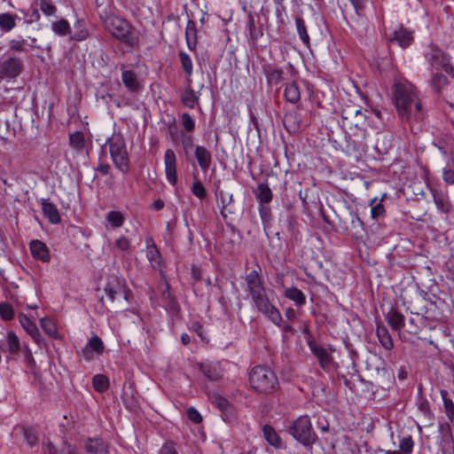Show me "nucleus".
I'll list each match as a JSON object with an SVG mask.
<instances>
[{
  "label": "nucleus",
  "instance_id": "36",
  "mask_svg": "<svg viewBox=\"0 0 454 454\" xmlns=\"http://www.w3.org/2000/svg\"><path fill=\"white\" fill-rule=\"evenodd\" d=\"M284 95L286 99L292 104L298 103L301 98V91L295 82L286 84Z\"/></svg>",
  "mask_w": 454,
  "mask_h": 454
},
{
  "label": "nucleus",
  "instance_id": "6",
  "mask_svg": "<svg viewBox=\"0 0 454 454\" xmlns=\"http://www.w3.org/2000/svg\"><path fill=\"white\" fill-rule=\"evenodd\" d=\"M287 432L305 447L311 446L315 442L316 434L312 428L310 418L307 415L297 418L287 427Z\"/></svg>",
  "mask_w": 454,
  "mask_h": 454
},
{
  "label": "nucleus",
  "instance_id": "45",
  "mask_svg": "<svg viewBox=\"0 0 454 454\" xmlns=\"http://www.w3.org/2000/svg\"><path fill=\"white\" fill-rule=\"evenodd\" d=\"M295 25H296V29H297L298 35L300 36V39L304 43H309V36L308 35L307 27H306L304 20L301 18H297L295 20Z\"/></svg>",
  "mask_w": 454,
  "mask_h": 454
},
{
  "label": "nucleus",
  "instance_id": "35",
  "mask_svg": "<svg viewBox=\"0 0 454 454\" xmlns=\"http://www.w3.org/2000/svg\"><path fill=\"white\" fill-rule=\"evenodd\" d=\"M263 437L267 442L273 447H280L281 439L275 431V429L269 425H265L262 427Z\"/></svg>",
  "mask_w": 454,
  "mask_h": 454
},
{
  "label": "nucleus",
  "instance_id": "14",
  "mask_svg": "<svg viewBox=\"0 0 454 454\" xmlns=\"http://www.w3.org/2000/svg\"><path fill=\"white\" fill-rule=\"evenodd\" d=\"M246 283L247 291L249 292L252 300L266 294V290L262 285L257 270H254L246 276Z\"/></svg>",
  "mask_w": 454,
  "mask_h": 454
},
{
  "label": "nucleus",
  "instance_id": "22",
  "mask_svg": "<svg viewBox=\"0 0 454 454\" xmlns=\"http://www.w3.org/2000/svg\"><path fill=\"white\" fill-rule=\"evenodd\" d=\"M391 42H395L402 48H406L413 41L412 33L406 28L400 27L395 30L391 37Z\"/></svg>",
  "mask_w": 454,
  "mask_h": 454
},
{
  "label": "nucleus",
  "instance_id": "20",
  "mask_svg": "<svg viewBox=\"0 0 454 454\" xmlns=\"http://www.w3.org/2000/svg\"><path fill=\"white\" fill-rule=\"evenodd\" d=\"M84 447L90 454H107L108 452V444L98 437L87 439Z\"/></svg>",
  "mask_w": 454,
  "mask_h": 454
},
{
  "label": "nucleus",
  "instance_id": "50",
  "mask_svg": "<svg viewBox=\"0 0 454 454\" xmlns=\"http://www.w3.org/2000/svg\"><path fill=\"white\" fill-rule=\"evenodd\" d=\"M181 121H182V125L186 131H188V132L193 131V129H195V121L189 114H187V113L182 114Z\"/></svg>",
  "mask_w": 454,
  "mask_h": 454
},
{
  "label": "nucleus",
  "instance_id": "47",
  "mask_svg": "<svg viewBox=\"0 0 454 454\" xmlns=\"http://www.w3.org/2000/svg\"><path fill=\"white\" fill-rule=\"evenodd\" d=\"M27 41L21 38V39H12L9 43V49L12 51H19V52H24L27 53L28 50L27 49Z\"/></svg>",
  "mask_w": 454,
  "mask_h": 454
},
{
  "label": "nucleus",
  "instance_id": "48",
  "mask_svg": "<svg viewBox=\"0 0 454 454\" xmlns=\"http://www.w3.org/2000/svg\"><path fill=\"white\" fill-rule=\"evenodd\" d=\"M431 84L434 90L440 91L447 84V78L442 74H434Z\"/></svg>",
  "mask_w": 454,
  "mask_h": 454
},
{
  "label": "nucleus",
  "instance_id": "16",
  "mask_svg": "<svg viewBox=\"0 0 454 454\" xmlns=\"http://www.w3.org/2000/svg\"><path fill=\"white\" fill-rule=\"evenodd\" d=\"M194 157L203 172H207L212 163L210 151L203 145H197L194 150Z\"/></svg>",
  "mask_w": 454,
  "mask_h": 454
},
{
  "label": "nucleus",
  "instance_id": "51",
  "mask_svg": "<svg viewBox=\"0 0 454 454\" xmlns=\"http://www.w3.org/2000/svg\"><path fill=\"white\" fill-rule=\"evenodd\" d=\"M400 450L404 453H411L413 449L411 437H403L399 443Z\"/></svg>",
  "mask_w": 454,
  "mask_h": 454
},
{
  "label": "nucleus",
  "instance_id": "15",
  "mask_svg": "<svg viewBox=\"0 0 454 454\" xmlns=\"http://www.w3.org/2000/svg\"><path fill=\"white\" fill-rule=\"evenodd\" d=\"M29 248L31 254L36 260H40L43 262H49L51 260L50 251L47 246L41 240L33 239L29 243Z\"/></svg>",
  "mask_w": 454,
  "mask_h": 454
},
{
  "label": "nucleus",
  "instance_id": "42",
  "mask_svg": "<svg viewBox=\"0 0 454 454\" xmlns=\"http://www.w3.org/2000/svg\"><path fill=\"white\" fill-rule=\"evenodd\" d=\"M93 387L96 391L103 393L109 387V380L106 376L103 374H97L92 379Z\"/></svg>",
  "mask_w": 454,
  "mask_h": 454
},
{
  "label": "nucleus",
  "instance_id": "30",
  "mask_svg": "<svg viewBox=\"0 0 454 454\" xmlns=\"http://www.w3.org/2000/svg\"><path fill=\"white\" fill-rule=\"evenodd\" d=\"M121 80L125 87L130 91H137L139 90V82L137 75L133 71L125 70L121 73Z\"/></svg>",
  "mask_w": 454,
  "mask_h": 454
},
{
  "label": "nucleus",
  "instance_id": "21",
  "mask_svg": "<svg viewBox=\"0 0 454 454\" xmlns=\"http://www.w3.org/2000/svg\"><path fill=\"white\" fill-rule=\"evenodd\" d=\"M386 320L394 331L400 332L405 325L404 316L391 308L386 314Z\"/></svg>",
  "mask_w": 454,
  "mask_h": 454
},
{
  "label": "nucleus",
  "instance_id": "7",
  "mask_svg": "<svg viewBox=\"0 0 454 454\" xmlns=\"http://www.w3.org/2000/svg\"><path fill=\"white\" fill-rule=\"evenodd\" d=\"M22 69V63L15 55L4 53L0 58V80H14L21 74Z\"/></svg>",
  "mask_w": 454,
  "mask_h": 454
},
{
  "label": "nucleus",
  "instance_id": "4",
  "mask_svg": "<svg viewBox=\"0 0 454 454\" xmlns=\"http://www.w3.org/2000/svg\"><path fill=\"white\" fill-rule=\"evenodd\" d=\"M101 20L105 29L114 37L129 47L137 45L138 38L134 35L132 27L126 20L114 14L101 17Z\"/></svg>",
  "mask_w": 454,
  "mask_h": 454
},
{
  "label": "nucleus",
  "instance_id": "23",
  "mask_svg": "<svg viewBox=\"0 0 454 454\" xmlns=\"http://www.w3.org/2000/svg\"><path fill=\"white\" fill-rule=\"evenodd\" d=\"M4 351L10 356H15L20 351V341L13 331H9L5 336Z\"/></svg>",
  "mask_w": 454,
  "mask_h": 454
},
{
  "label": "nucleus",
  "instance_id": "1",
  "mask_svg": "<svg viewBox=\"0 0 454 454\" xmlns=\"http://www.w3.org/2000/svg\"><path fill=\"white\" fill-rule=\"evenodd\" d=\"M395 105L398 115L404 121H421L425 116L420 99L415 87L409 82L395 84Z\"/></svg>",
  "mask_w": 454,
  "mask_h": 454
},
{
  "label": "nucleus",
  "instance_id": "25",
  "mask_svg": "<svg viewBox=\"0 0 454 454\" xmlns=\"http://www.w3.org/2000/svg\"><path fill=\"white\" fill-rule=\"evenodd\" d=\"M42 209L44 215L51 223L57 224L60 222L61 218L59 210L53 203L48 201L47 200H43L42 202Z\"/></svg>",
  "mask_w": 454,
  "mask_h": 454
},
{
  "label": "nucleus",
  "instance_id": "40",
  "mask_svg": "<svg viewBox=\"0 0 454 454\" xmlns=\"http://www.w3.org/2000/svg\"><path fill=\"white\" fill-rule=\"evenodd\" d=\"M179 59L182 65V67L184 71L185 72L186 75L188 76V83H191V75L193 72V65L191 57L189 54H187L185 51H180L179 54Z\"/></svg>",
  "mask_w": 454,
  "mask_h": 454
},
{
  "label": "nucleus",
  "instance_id": "2",
  "mask_svg": "<svg viewBox=\"0 0 454 454\" xmlns=\"http://www.w3.org/2000/svg\"><path fill=\"white\" fill-rule=\"evenodd\" d=\"M344 125H350L346 132L347 148L356 153H365L368 149V132L364 128L367 116L361 107L348 108L342 111Z\"/></svg>",
  "mask_w": 454,
  "mask_h": 454
},
{
  "label": "nucleus",
  "instance_id": "17",
  "mask_svg": "<svg viewBox=\"0 0 454 454\" xmlns=\"http://www.w3.org/2000/svg\"><path fill=\"white\" fill-rule=\"evenodd\" d=\"M18 319L21 327L35 340V342L40 343L42 340V336L37 325L25 314L22 313L18 316Z\"/></svg>",
  "mask_w": 454,
  "mask_h": 454
},
{
  "label": "nucleus",
  "instance_id": "52",
  "mask_svg": "<svg viewBox=\"0 0 454 454\" xmlns=\"http://www.w3.org/2000/svg\"><path fill=\"white\" fill-rule=\"evenodd\" d=\"M158 454H178L176 446L174 442H165L158 451Z\"/></svg>",
  "mask_w": 454,
  "mask_h": 454
},
{
  "label": "nucleus",
  "instance_id": "8",
  "mask_svg": "<svg viewBox=\"0 0 454 454\" xmlns=\"http://www.w3.org/2000/svg\"><path fill=\"white\" fill-rule=\"evenodd\" d=\"M257 310L269 318L275 325L281 327L282 316L277 307L272 304L267 294L253 300Z\"/></svg>",
  "mask_w": 454,
  "mask_h": 454
},
{
  "label": "nucleus",
  "instance_id": "32",
  "mask_svg": "<svg viewBox=\"0 0 454 454\" xmlns=\"http://www.w3.org/2000/svg\"><path fill=\"white\" fill-rule=\"evenodd\" d=\"M182 103L188 108H194L195 106L199 103L200 98L199 95L195 92L194 90L191 88L189 85L183 92L181 97Z\"/></svg>",
  "mask_w": 454,
  "mask_h": 454
},
{
  "label": "nucleus",
  "instance_id": "54",
  "mask_svg": "<svg viewBox=\"0 0 454 454\" xmlns=\"http://www.w3.org/2000/svg\"><path fill=\"white\" fill-rule=\"evenodd\" d=\"M24 437L28 446L33 447L37 443V437L33 430L29 428L24 429Z\"/></svg>",
  "mask_w": 454,
  "mask_h": 454
},
{
  "label": "nucleus",
  "instance_id": "37",
  "mask_svg": "<svg viewBox=\"0 0 454 454\" xmlns=\"http://www.w3.org/2000/svg\"><path fill=\"white\" fill-rule=\"evenodd\" d=\"M377 336L380 343L387 350H391L394 348V342L390 333L385 326L377 327Z\"/></svg>",
  "mask_w": 454,
  "mask_h": 454
},
{
  "label": "nucleus",
  "instance_id": "62",
  "mask_svg": "<svg viewBox=\"0 0 454 454\" xmlns=\"http://www.w3.org/2000/svg\"><path fill=\"white\" fill-rule=\"evenodd\" d=\"M26 353H25V358L27 362V364L32 367L35 364V360L32 356V353L30 349L27 347H25Z\"/></svg>",
  "mask_w": 454,
  "mask_h": 454
},
{
  "label": "nucleus",
  "instance_id": "56",
  "mask_svg": "<svg viewBox=\"0 0 454 454\" xmlns=\"http://www.w3.org/2000/svg\"><path fill=\"white\" fill-rule=\"evenodd\" d=\"M214 402L217 408L222 411H226L229 406V402L227 401V399L221 395L215 396Z\"/></svg>",
  "mask_w": 454,
  "mask_h": 454
},
{
  "label": "nucleus",
  "instance_id": "63",
  "mask_svg": "<svg viewBox=\"0 0 454 454\" xmlns=\"http://www.w3.org/2000/svg\"><path fill=\"white\" fill-rule=\"evenodd\" d=\"M62 454H78L74 446L66 444Z\"/></svg>",
  "mask_w": 454,
  "mask_h": 454
},
{
  "label": "nucleus",
  "instance_id": "58",
  "mask_svg": "<svg viewBox=\"0 0 454 454\" xmlns=\"http://www.w3.org/2000/svg\"><path fill=\"white\" fill-rule=\"evenodd\" d=\"M259 215L262 222L269 220L270 218V208L265 204H261L259 208Z\"/></svg>",
  "mask_w": 454,
  "mask_h": 454
},
{
  "label": "nucleus",
  "instance_id": "44",
  "mask_svg": "<svg viewBox=\"0 0 454 454\" xmlns=\"http://www.w3.org/2000/svg\"><path fill=\"white\" fill-rule=\"evenodd\" d=\"M434 201L439 210L442 212H448L450 210V203L447 197L440 192H434Z\"/></svg>",
  "mask_w": 454,
  "mask_h": 454
},
{
  "label": "nucleus",
  "instance_id": "41",
  "mask_svg": "<svg viewBox=\"0 0 454 454\" xmlns=\"http://www.w3.org/2000/svg\"><path fill=\"white\" fill-rule=\"evenodd\" d=\"M370 206L372 207L371 217L372 219L376 220L378 218H382L385 216L386 211H385L384 206L382 205L381 200L378 201L377 198H374V199L371 200Z\"/></svg>",
  "mask_w": 454,
  "mask_h": 454
},
{
  "label": "nucleus",
  "instance_id": "57",
  "mask_svg": "<svg viewBox=\"0 0 454 454\" xmlns=\"http://www.w3.org/2000/svg\"><path fill=\"white\" fill-rule=\"evenodd\" d=\"M442 177L447 184H454V170L447 168H443Z\"/></svg>",
  "mask_w": 454,
  "mask_h": 454
},
{
  "label": "nucleus",
  "instance_id": "59",
  "mask_svg": "<svg viewBox=\"0 0 454 454\" xmlns=\"http://www.w3.org/2000/svg\"><path fill=\"white\" fill-rule=\"evenodd\" d=\"M356 13L358 15H360V12H362V10L364 9V3L366 2V0H350Z\"/></svg>",
  "mask_w": 454,
  "mask_h": 454
},
{
  "label": "nucleus",
  "instance_id": "39",
  "mask_svg": "<svg viewBox=\"0 0 454 454\" xmlns=\"http://www.w3.org/2000/svg\"><path fill=\"white\" fill-rule=\"evenodd\" d=\"M34 4L39 6L40 11L46 17H55L57 7L50 0H34Z\"/></svg>",
  "mask_w": 454,
  "mask_h": 454
},
{
  "label": "nucleus",
  "instance_id": "18",
  "mask_svg": "<svg viewBox=\"0 0 454 454\" xmlns=\"http://www.w3.org/2000/svg\"><path fill=\"white\" fill-rule=\"evenodd\" d=\"M146 243V258L150 262L153 269L158 270L160 268V254L158 250L152 237L145 239Z\"/></svg>",
  "mask_w": 454,
  "mask_h": 454
},
{
  "label": "nucleus",
  "instance_id": "26",
  "mask_svg": "<svg viewBox=\"0 0 454 454\" xmlns=\"http://www.w3.org/2000/svg\"><path fill=\"white\" fill-rule=\"evenodd\" d=\"M284 295L288 300L292 301L295 306L302 307L306 303V295L303 292L296 287L286 288Z\"/></svg>",
  "mask_w": 454,
  "mask_h": 454
},
{
  "label": "nucleus",
  "instance_id": "13",
  "mask_svg": "<svg viewBox=\"0 0 454 454\" xmlns=\"http://www.w3.org/2000/svg\"><path fill=\"white\" fill-rule=\"evenodd\" d=\"M105 351V346L103 340L98 336H92L88 343L79 352L81 357L86 361H90L94 358V353L100 356Z\"/></svg>",
  "mask_w": 454,
  "mask_h": 454
},
{
  "label": "nucleus",
  "instance_id": "46",
  "mask_svg": "<svg viewBox=\"0 0 454 454\" xmlns=\"http://www.w3.org/2000/svg\"><path fill=\"white\" fill-rule=\"evenodd\" d=\"M0 317L4 321H10L14 317V309L10 303H0Z\"/></svg>",
  "mask_w": 454,
  "mask_h": 454
},
{
  "label": "nucleus",
  "instance_id": "38",
  "mask_svg": "<svg viewBox=\"0 0 454 454\" xmlns=\"http://www.w3.org/2000/svg\"><path fill=\"white\" fill-rule=\"evenodd\" d=\"M256 199L261 204H268L272 200V192L266 184H260L257 186Z\"/></svg>",
  "mask_w": 454,
  "mask_h": 454
},
{
  "label": "nucleus",
  "instance_id": "10",
  "mask_svg": "<svg viewBox=\"0 0 454 454\" xmlns=\"http://www.w3.org/2000/svg\"><path fill=\"white\" fill-rule=\"evenodd\" d=\"M177 160L175 152L168 148L164 153V171L167 181L173 186L177 184Z\"/></svg>",
  "mask_w": 454,
  "mask_h": 454
},
{
  "label": "nucleus",
  "instance_id": "11",
  "mask_svg": "<svg viewBox=\"0 0 454 454\" xmlns=\"http://www.w3.org/2000/svg\"><path fill=\"white\" fill-rule=\"evenodd\" d=\"M125 288L126 285L124 278L116 275H112L108 277L106 286L104 287V291L111 301H114L116 295L121 292L125 293L124 299L128 300Z\"/></svg>",
  "mask_w": 454,
  "mask_h": 454
},
{
  "label": "nucleus",
  "instance_id": "64",
  "mask_svg": "<svg viewBox=\"0 0 454 454\" xmlns=\"http://www.w3.org/2000/svg\"><path fill=\"white\" fill-rule=\"evenodd\" d=\"M193 329L196 331L197 334L200 336V338L201 339V340H205L206 338L203 334V327L200 325H193Z\"/></svg>",
  "mask_w": 454,
  "mask_h": 454
},
{
  "label": "nucleus",
  "instance_id": "29",
  "mask_svg": "<svg viewBox=\"0 0 454 454\" xmlns=\"http://www.w3.org/2000/svg\"><path fill=\"white\" fill-rule=\"evenodd\" d=\"M106 220L113 229L121 228L125 220V214L119 210H111L106 215Z\"/></svg>",
  "mask_w": 454,
  "mask_h": 454
},
{
  "label": "nucleus",
  "instance_id": "24",
  "mask_svg": "<svg viewBox=\"0 0 454 454\" xmlns=\"http://www.w3.org/2000/svg\"><path fill=\"white\" fill-rule=\"evenodd\" d=\"M111 247L113 253L121 254L122 257L132 251L129 239L123 235L118 237Z\"/></svg>",
  "mask_w": 454,
  "mask_h": 454
},
{
  "label": "nucleus",
  "instance_id": "43",
  "mask_svg": "<svg viewBox=\"0 0 454 454\" xmlns=\"http://www.w3.org/2000/svg\"><path fill=\"white\" fill-rule=\"evenodd\" d=\"M41 326L49 336L53 338L58 337V329L53 320L43 317L41 319Z\"/></svg>",
  "mask_w": 454,
  "mask_h": 454
},
{
  "label": "nucleus",
  "instance_id": "60",
  "mask_svg": "<svg viewBox=\"0 0 454 454\" xmlns=\"http://www.w3.org/2000/svg\"><path fill=\"white\" fill-rule=\"evenodd\" d=\"M182 145L184 147V150L185 152L188 151L189 148H191L192 145H193V141H192V138L191 136H188V137H184L183 139H182Z\"/></svg>",
  "mask_w": 454,
  "mask_h": 454
},
{
  "label": "nucleus",
  "instance_id": "27",
  "mask_svg": "<svg viewBox=\"0 0 454 454\" xmlns=\"http://www.w3.org/2000/svg\"><path fill=\"white\" fill-rule=\"evenodd\" d=\"M69 145L76 152H82L87 149V140L82 131H75L69 135Z\"/></svg>",
  "mask_w": 454,
  "mask_h": 454
},
{
  "label": "nucleus",
  "instance_id": "3",
  "mask_svg": "<svg viewBox=\"0 0 454 454\" xmlns=\"http://www.w3.org/2000/svg\"><path fill=\"white\" fill-rule=\"evenodd\" d=\"M249 383L257 393L270 395L279 387L278 379L275 372L266 366H254L249 372Z\"/></svg>",
  "mask_w": 454,
  "mask_h": 454
},
{
  "label": "nucleus",
  "instance_id": "49",
  "mask_svg": "<svg viewBox=\"0 0 454 454\" xmlns=\"http://www.w3.org/2000/svg\"><path fill=\"white\" fill-rule=\"evenodd\" d=\"M191 192L195 197H197L200 200H203L207 196L206 188L200 181L193 182Z\"/></svg>",
  "mask_w": 454,
  "mask_h": 454
},
{
  "label": "nucleus",
  "instance_id": "61",
  "mask_svg": "<svg viewBox=\"0 0 454 454\" xmlns=\"http://www.w3.org/2000/svg\"><path fill=\"white\" fill-rule=\"evenodd\" d=\"M45 454H57L55 446L51 442H47L43 445Z\"/></svg>",
  "mask_w": 454,
  "mask_h": 454
},
{
  "label": "nucleus",
  "instance_id": "28",
  "mask_svg": "<svg viewBox=\"0 0 454 454\" xmlns=\"http://www.w3.org/2000/svg\"><path fill=\"white\" fill-rule=\"evenodd\" d=\"M200 368L204 375L210 380H217L223 377V370L218 364H203Z\"/></svg>",
  "mask_w": 454,
  "mask_h": 454
},
{
  "label": "nucleus",
  "instance_id": "9",
  "mask_svg": "<svg viewBox=\"0 0 454 454\" xmlns=\"http://www.w3.org/2000/svg\"><path fill=\"white\" fill-rule=\"evenodd\" d=\"M425 57L428 64L434 68L445 72L450 71L451 67L448 56L435 46L430 45Z\"/></svg>",
  "mask_w": 454,
  "mask_h": 454
},
{
  "label": "nucleus",
  "instance_id": "53",
  "mask_svg": "<svg viewBox=\"0 0 454 454\" xmlns=\"http://www.w3.org/2000/svg\"><path fill=\"white\" fill-rule=\"evenodd\" d=\"M443 405L448 415H454V403L451 399L446 397V391H442Z\"/></svg>",
  "mask_w": 454,
  "mask_h": 454
},
{
  "label": "nucleus",
  "instance_id": "19",
  "mask_svg": "<svg viewBox=\"0 0 454 454\" xmlns=\"http://www.w3.org/2000/svg\"><path fill=\"white\" fill-rule=\"evenodd\" d=\"M90 35L87 22L83 19H77L71 28L70 40L84 41Z\"/></svg>",
  "mask_w": 454,
  "mask_h": 454
},
{
  "label": "nucleus",
  "instance_id": "33",
  "mask_svg": "<svg viewBox=\"0 0 454 454\" xmlns=\"http://www.w3.org/2000/svg\"><path fill=\"white\" fill-rule=\"evenodd\" d=\"M16 14H11L8 12L0 13V30L7 33L12 30L16 26Z\"/></svg>",
  "mask_w": 454,
  "mask_h": 454
},
{
  "label": "nucleus",
  "instance_id": "5",
  "mask_svg": "<svg viewBox=\"0 0 454 454\" xmlns=\"http://www.w3.org/2000/svg\"><path fill=\"white\" fill-rule=\"evenodd\" d=\"M106 145H108L110 156L115 168L124 174L128 173L129 157L123 136L120 133H114L107 138Z\"/></svg>",
  "mask_w": 454,
  "mask_h": 454
},
{
  "label": "nucleus",
  "instance_id": "31",
  "mask_svg": "<svg viewBox=\"0 0 454 454\" xmlns=\"http://www.w3.org/2000/svg\"><path fill=\"white\" fill-rule=\"evenodd\" d=\"M185 38L190 50H194L197 44V28L192 20H188L185 27Z\"/></svg>",
  "mask_w": 454,
  "mask_h": 454
},
{
  "label": "nucleus",
  "instance_id": "34",
  "mask_svg": "<svg viewBox=\"0 0 454 454\" xmlns=\"http://www.w3.org/2000/svg\"><path fill=\"white\" fill-rule=\"evenodd\" d=\"M51 31L59 35V36H67L70 37L71 34V27L69 22L65 19H60L55 22H53L51 26Z\"/></svg>",
  "mask_w": 454,
  "mask_h": 454
},
{
  "label": "nucleus",
  "instance_id": "55",
  "mask_svg": "<svg viewBox=\"0 0 454 454\" xmlns=\"http://www.w3.org/2000/svg\"><path fill=\"white\" fill-rule=\"evenodd\" d=\"M187 417L188 419L195 424H199L202 421V417L200 413L193 407H190L187 410Z\"/></svg>",
  "mask_w": 454,
  "mask_h": 454
},
{
  "label": "nucleus",
  "instance_id": "12",
  "mask_svg": "<svg viewBox=\"0 0 454 454\" xmlns=\"http://www.w3.org/2000/svg\"><path fill=\"white\" fill-rule=\"evenodd\" d=\"M309 345L311 352L317 357L319 365L323 370L331 371L335 368V364L333 360L332 355L326 348L312 342H309Z\"/></svg>",
  "mask_w": 454,
  "mask_h": 454
}]
</instances>
